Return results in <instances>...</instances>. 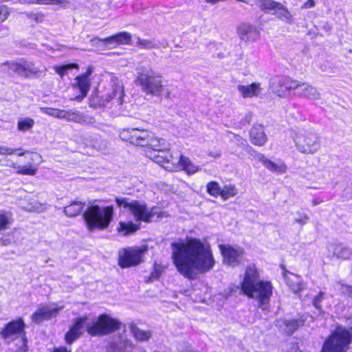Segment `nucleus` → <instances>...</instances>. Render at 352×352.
<instances>
[{
    "mask_svg": "<svg viewBox=\"0 0 352 352\" xmlns=\"http://www.w3.org/2000/svg\"><path fill=\"white\" fill-rule=\"evenodd\" d=\"M302 85L300 81L292 78L289 76H282L278 78L272 83L273 92L279 97H285L290 91L295 90Z\"/></svg>",
    "mask_w": 352,
    "mask_h": 352,
    "instance_id": "12",
    "label": "nucleus"
},
{
    "mask_svg": "<svg viewBox=\"0 0 352 352\" xmlns=\"http://www.w3.org/2000/svg\"><path fill=\"white\" fill-rule=\"evenodd\" d=\"M113 215V206L100 207L91 204L87 207L83 217L87 228L89 231H93L107 228L112 221Z\"/></svg>",
    "mask_w": 352,
    "mask_h": 352,
    "instance_id": "4",
    "label": "nucleus"
},
{
    "mask_svg": "<svg viewBox=\"0 0 352 352\" xmlns=\"http://www.w3.org/2000/svg\"><path fill=\"white\" fill-rule=\"evenodd\" d=\"M130 331L135 339L140 342H145L148 340L152 336L151 331H144L140 329L134 324H130Z\"/></svg>",
    "mask_w": 352,
    "mask_h": 352,
    "instance_id": "28",
    "label": "nucleus"
},
{
    "mask_svg": "<svg viewBox=\"0 0 352 352\" xmlns=\"http://www.w3.org/2000/svg\"><path fill=\"white\" fill-rule=\"evenodd\" d=\"M136 45L142 49L152 50L159 48V43L153 39H143L138 38L136 41Z\"/></svg>",
    "mask_w": 352,
    "mask_h": 352,
    "instance_id": "34",
    "label": "nucleus"
},
{
    "mask_svg": "<svg viewBox=\"0 0 352 352\" xmlns=\"http://www.w3.org/2000/svg\"><path fill=\"white\" fill-rule=\"evenodd\" d=\"M207 192L213 197H217L222 193L219 184L216 182H210L207 186Z\"/></svg>",
    "mask_w": 352,
    "mask_h": 352,
    "instance_id": "43",
    "label": "nucleus"
},
{
    "mask_svg": "<svg viewBox=\"0 0 352 352\" xmlns=\"http://www.w3.org/2000/svg\"><path fill=\"white\" fill-rule=\"evenodd\" d=\"M22 4H39V5H56L59 6L64 1L61 0H19Z\"/></svg>",
    "mask_w": 352,
    "mask_h": 352,
    "instance_id": "38",
    "label": "nucleus"
},
{
    "mask_svg": "<svg viewBox=\"0 0 352 352\" xmlns=\"http://www.w3.org/2000/svg\"><path fill=\"white\" fill-rule=\"evenodd\" d=\"M27 18L30 20V22L38 23H41L44 19V14L42 13H26Z\"/></svg>",
    "mask_w": 352,
    "mask_h": 352,
    "instance_id": "45",
    "label": "nucleus"
},
{
    "mask_svg": "<svg viewBox=\"0 0 352 352\" xmlns=\"http://www.w3.org/2000/svg\"><path fill=\"white\" fill-rule=\"evenodd\" d=\"M258 160L270 171L276 173L277 174H283L286 173L287 167L284 162L276 164L275 162L265 157L264 155L261 153L258 155Z\"/></svg>",
    "mask_w": 352,
    "mask_h": 352,
    "instance_id": "22",
    "label": "nucleus"
},
{
    "mask_svg": "<svg viewBox=\"0 0 352 352\" xmlns=\"http://www.w3.org/2000/svg\"><path fill=\"white\" fill-rule=\"evenodd\" d=\"M53 352H71L70 351H67L65 347H59L56 349Z\"/></svg>",
    "mask_w": 352,
    "mask_h": 352,
    "instance_id": "55",
    "label": "nucleus"
},
{
    "mask_svg": "<svg viewBox=\"0 0 352 352\" xmlns=\"http://www.w3.org/2000/svg\"><path fill=\"white\" fill-rule=\"evenodd\" d=\"M65 114L64 117H63V118L65 119L67 121L74 122L77 123H83L86 121L84 116L77 110H65Z\"/></svg>",
    "mask_w": 352,
    "mask_h": 352,
    "instance_id": "32",
    "label": "nucleus"
},
{
    "mask_svg": "<svg viewBox=\"0 0 352 352\" xmlns=\"http://www.w3.org/2000/svg\"><path fill=\"white\" fill-rule=\"evenodd\" d=\"M63 309V306H43L32 316V320L34 323H40L45 320H49L57 316L58 313Z\"/></svg>",
    "mask_w": 352,
    "mask_h": 352,
    "instance_id": "15",
    "label": "nucleus"
},
{
    "mask_svg": "<svg viewBox=\"0 0 352 352\" xmlns=\"http://www.w3.org/2000/svg\"><path fill=\"white\" fill-rule=\"evenodd\" d=\"M300 84H302V85L299 87V88H301V90L298 93L299 97L315 100L320 98V94L314 87L303 82H300Z\"/></svg>",
    "mask_w": 352,
    "mask_h": 352,
    "instance_id": "26",
    "label": "nucleus"
},
{
    "mask_svg": "<svg viewBox=\"0 0 352 352\" xmlns=\"http://www.w3.org/2000/svg\"><path fill=\"white\" fill-rule=\"evenodd\" d=\"M283 269V276L286 285L295 294H298L304 289L303 282L300 276L288 271L285 267Z\"/></svg>",
    "mask_w": 352,
    "mask_h": 352,
    "instance_id": "20",
    "label": "nucleus"
},
{
    "mask_svg": "<svg viewBox=\"0 0 352 352\" xmlns=\"http://www.w3.org/2000/svg\"><path fill=\"white\" fill-rule=\"evenodd\" d=\"M0 164L2 165L3 164L1 163V160H0Z\"/></svg>",
    "mask_w": 352,
    "mask_h": 352,
    "instance_id": "59",
    "label": "nucleus"
},
{
    "mask_svg": "<svg viewBox=\"0 0 352 352\" xmlns=\"http://www.w3.org/2000/svg\"><path fill=\"white\" fill-rule=\"evenodd\" d=\"M12 213L8 211H0V230H6L12 223Z\"/></svg>",
    "mask_w": 352,
    "mask_h": 352,
    "instance_id": "36",
    "label": "nucleus"
},
{
    "mask_svg": "<svg viewBox=\"0 0 352 352\" xmlns=\"http://www.w3.org/2000/svg\"><path fill=\"white\" fill-rule=\"evenodd\" d=\"M29 159L30 162H28V164L21 166L17 165L16 163L10 159L5 158V163L2 165L12 167L18 174L33 176L37 172L38 166L42 162V157L38 153H31Z\"/></svg>",
    "mask_w": 352,
    "mask_h": 352,
    "instance_id": "10",
    "label": "nucleus"
},
{
    "mask_svg": "<svg viewBox=\"0 0 352 352\" xmlns=\"http://www.w3.org/2000/svg\"><path fill=\"white\" fill-rule=\"evenodd\" d=\"M300 322L298 319L286 320L284 321L285 332L287 336H292L296 331L298 330L300 325Z\"/></svg>",
    "mask_w": 352,
    "mask_h": 352,
    "instance_id": "33",
    "label": "nucleus"
},
{
    "mask_svg": "<svg viewBox=\"0 0 352 352\" xmlns=\"http://www.w3.org/2000/svg\"><path fill=\"white\" fill-rule=\"evenodd\" d=\"M259 36L258 32L256 28L248 27L247 29L243 28V41H250L256 39Z\"/></svg>",
    "mask_w": 352,
    "mask_h": 352,
    "instance_id": "40",
    "label": "nucleus"
},
{
    "mask_svg": "<svg viewBox=\"0 0 352 352\" xmlns=\"http://www.w3.org/2000/svg\"><path fill=\"white\" fill-rule=\"evenodd\" d=\"M261 84L258 82H252L246 86L243 85V98L256 97L261 91Z\"/></svg>",
    "mask_w": 352,
    "mask_h": 352,
    "instance_id": "31",
    "label": "nucleus"
},
{
    "mask_svg": "<svg viewBox=\"0 0 352 352\" xmlns=\"http://www.w3.org/2000/svg\"><path fill=\"white\" fill-rule=\"evenodd\" d=\"M10 14V11L6 6L0 5V23L5 21Z\"/></svg>",
    "mask_w": 352,
    "mask_h": 352,
    "instance_id": "47",
    "label": "nucleus"
},
{
    "mask_svg": "<svg viewBox=\"0 0 352 352\" xmlns=\"http://www.w3.org/2000/svg\"><path fill=\"white\" fill-rule=\"evenodd\" d=\"M133 348V343L128 339H120L116 345V349L119 352H131Z\"/></svg>",
    "mask_w": 352,
    "mask_h": 352,
    "instance_id": "37",
    "label": "nucleus"
},
{
    "mask_svg": "<svg viewBox=\"0 0 352 352\" xmlns=\"http://www.w3.org/2000/svg\"><path fill=\"white\" fill-rule=\"evenodd\" d=\"M2 336L9 343L16 341V346L20 351H26L27 340L24 332V322L21 319L8 324L2 331Z\"/></svg>",
    "mask_w": 352,
    "mask_h": 352,
    "instance_id": "8",
    "label": "nucleus"
},
{
    "mask_svg": "<svg viewBox=\"0 0 352 352\" xmlns=\"http://www.w3.org/2000/svg\"><path fill=\"white\" fill-rule=\"evenodd\" d=\"M219 250L223 258V263L234 267L240 262V252L229 244H219Z\"/></svg>",
    "mask_w": 352,
    "mask_h": 352,
    "instance_id": "19",
    "label": "nucleus"
},
{
    "mask_svg": "<svg viewBox=\"0 0 352 352\" xmlns=\"http://www.w3.org/2000/svg\"><path fill=\"white\" fill-rule=\"evenodd\" d=\"M15 151L13 154L16 153L19 156H23L24 154H25V152H21V151H21V148H18V149H14Z\"/></svg>",
    "mask_w": 352,
    "mask_h": 352,
    "instance_id": "57",
    "label": "nucleus"
},
{
    "mask_svg": "<svg viewBox=\"0 0 352 352\" xmlns=\"http://www.w3.org/2000/svg\"><path fill=\"white\" fill-rule=\"evenodd\" d=\"M124 95V91L123 86L118 83L113 85L111 92L102 95L101 98L106 102L116 100L118 104H121Z\"/></svg>",
    "mask_w": 352,
    "mask_h": 352,
    "instance_id": "23",
    "label": "nucleus"
},
{
    "mask_svg": "<svg viewBox=\"0 0 352 352\" xmlns=\"http://www.w3.org/2000/svg\"><path fill=\"white\" fill-rule=\"evenodd\" d=\"M258 7L263 11L277 10L280 18L290 19L292 16L289 10L281 3L274 0H256Z\"/></svg>",
    "mask_w": 352,
    "mask_h": 352,
    "instance_id": "14",
    "label": "nucleus"
},
{
    "mask_svg": "<svg viewBox=\"0 0 352 352\" xmlns=\"http://www.w3.org/2000/svg\"><path fill=\"white\" fill-rule=\"evenodd\" d=\"M85 206V203L79 201H74L63 209L64 213L69 217H73L78 215L82 210Z\"/></svg>",
    "mask_w": 352,
    "mask_h": 352,
    "instance_id": "29",
    "label": "nucleus"
},
{
    "mask_svg": "<svg viewBox=\"0 0 352 352\" xmlns=\"http://www.w3.org/2000/svg\"><path fill=\"white\" fill-rule=\"evenodd\" d=\"M287 352H302L299 348L298 344L296 342L292 343L289 349Z\"/></svg>",
    "mask_w": 352,
    "mask_h": 352,
    "instance_id": "52",
    "label": "nucleus"
},
{
    "mask_svg": "<svg viewBox=\"0 0 352 352\" xmlns=\"http://www.w3.org/2000/svg\"><path fill=\"white\" fill-rule=\"evenodd\" d=\"M25 208L26 210L30 212H43L47 209V206L45 204H41L35 201L34 202H31Z\"/></svg>",
    "mask_w": 352,
    "mask_h": 352,
    "instance_id": "41",
    "label": "nucleus"
},
{
    "mask_svg": "<svg viewBox=\"0 0 352 352\" xmlns=\"http://www.w3.org/2000/svg\"><path fill=\"white\" fill-rule=\"evenodd\" d=\"M14 150L11 148L0 146V155H12Z\"/></svg>",
    "mask_w": 352,
    "mask_h": 352,
    "instance_id": "49",
    "label": "nucleus"
},
{
    "mask_svg": "<svg viewBox=\"0 0 352 352\" xmlns=\"http://www.w3.org/2000/svg\"><path fill=\"white\" fill-rule=\"evenodd\" d=\"M316 5L314 0H307L305 1L302 6H301V8L302 9H308L314 7Z\"/></svg>",
    "mask_w": 352,
    "mask_h": 352,
    "instance_id": "51",
    "label": "nucleus"
},
{
    "mask_svg": "<svg viewBox=\"0 0 352 352\" xmlns=\"http://www.w3.org/2000/svg\"><path fill=\"white\" fill-rule=\"evenodd\" d=\"M346 292L349 297L352 298V286L351 285H346Z\"/></svg>",
    "mask_w": 352,
    "mask_h": 352,
    "instance_id": "54",
    "label": "nucleus"
},
{
    "mask_svg": "<svg viewBox=\"0 0 352 352\" xmlns=\"http://www.w3.org/2000/svg\"><path fill=\"white\" fill-rule=\"evenodd\" d=\"M160 275V272L158 270H155L151 274V277L153 278H157Z\"/></svg>",
    "mask_w": 352,
    "mask_h": 352,
    "instance_id": "56",
    "label": "nucleus"
},
{
    "mask_svg": "<svg viewBox=\"0 0 352 352\" xmlns=\"http://www.w3.org/2000/svg\"><path fill=\"white\" fill-rule=\"evenodd\" d=\"M222 193H220L219 195L224 199H228L230 196H232L235 194V190L233 188H224L221 189Z\"/></svg>",
    "mask_w": 352,
    "mask_h": 352,
    "instance_id": "48",
    "label": "nucleus"
},
{
    "mask_svg": "<svg viewBox=\"0 0 352 352\" xmlns=\"http://www.w3.org/2000/svg\"><path fill=\"white\" fill-rule=\"evenodd\" d=\"M140 229L139 224H135L131 221H120L118 231L123 236H126L135 232Z\"/></svg>",
    "mask_w": 352,
    "mask_h": 352,
    "instance_id": "30",
    "label": "nucleus"
},
{
    "mask_svg": "<svg viewBox=\"0 0 352 352\" xmlns=\"http://www.w3.org/2000/svg\"><path fill=\"white\" fill-rule=\"evenodd\" d=\"M91 70L89 69L85 74L79 75L75 78V83L74 84V88L78 89L80 94L73 98L75 100L81 101L87 95V93L91 87V80L89 76L91 74Z\"/></svg>",
    "mask_w": 352,
    "mask_h": 352,
    "instance_id": "18",
    "label": "nucleus"
},
{
    "mask_svg": "<svg viewBox=\"0 0 352 352\" xmlns=\"http://www.w3.org/2000/svg\"><path fill=\"white\" fill-rule=\"evenodd\" d=\"M146 251L144 247H129L119 251L118 265L122 268L136 266L142 261L143 254Z\"/></svg>",
    "mask_w": 352,
    "mask_h": 352,
    "instance_id": "9",
    "label": "nucleus"
},
{
    "mask_svg": "<svg viewBox=\"0 0 352 352\" xmlns=\"http://www.w3.org/2000/svg\"><path fill=\"white\" fill-rule=\"evenodd\" d=\"M352 343V327H336L324 340L320 352H347Z\"/></svg>",
    "mask_w": 352,
    "mask_h": 352,
    "instance_id": "6",
    "label": "nucleus"
},
{
    "mask_svg": "<svg viewBox=\"0 0 352 352\" xmlns=\"http://www.w3.org/2000/svg\"><path fill=\"white\" fill-rule=\"evenodd\" d=\"M103 41L104 45H127L129 44L131 41V36L129 33L123 32L104 38Z\"/></svg>",
    "mask_w": 352,
    "mask_h": 352,
    "instance_id": "24",
    "label": "nucleus"
},
{
    "mask_svg": "<svg viewBox=\"0 0 352 352\" xmlns=\"http://www.w3.org/2000/svg\"><path fill=\"white\" fill-rule=\"evenodd\" d=\"M172 257L178 272L186 278L193 279L198 273H205L214 265L210 246L199 239L173 243Z\"/></svg>",
    "mask_w": 352,
    "mask_h": 352,
    "instance_id": "1",
    "label": "nucleus"
},
{
    "mask_svg": "<svg viewBox=\"0 0 352 352\" xmlns=\"http://www.w3.org/2000/svg\"><path fill=\"white\" fill-rule=\"evenodd\" d=\"M38 73V70H37L36 68L33 67L32 65H28L25 63H20L18 74L28 77L31 74L36 75Z\"/></svg>",
    "mask_w": 352,
    "mask_h": 352,
    "instance_id": "35",
    "label": "nucleus"
},
{
    "mask_svg": "<svg viewBox=\"0 0 352 352\" xmlns=\"http://www.w3.org/2000/svg\"><path fill=\"white\" fill-rule=\"evenodd\" d=\"M6 65H8L10 69H11L14 72L18 74L20 63L12 62V63H7Z\"/></svg>",
    "mask_w": 352,
    "mask_h": 352,
    "instance_id": "50",
    "label": "nucleus"
},
{
    "mask_svg": "<svg viewBox=\"0 0 352 352\" xmlns=\"http://www.w3.org/2000/svg\"><path fill=\"white\" fill-rule=\"evenodd\" d=\"M116 202L120 208L124 209L123 212L127 213L136 222L148 223L155 215L158 216L156 209L148 208L144 202L128 197H117Z\"/></svg>",
    "mask_w": 352,
    "mask_h": 352,
    "instance_id": "5",
    "label": "nucleus"
},
{
    "mask_svg": "<svg viewBox=\"0 0 352 352\" xmlns=\"http://www.w3.org/2000/svg\"><path fill=\"white\" fill-rule=\"evenodd\" d=\"M34 125V121L30 118H20L18 120L17 128L21 131H27L30 130Z\"/></svg>",
    "mask_w": 352,
    "mask_h": 352,
    "instance_id": "39",
    "label": "nucleus"
},
{
    "mask_svg": "<svg viewBox=\"0 0 352 352\" xmlns=\"http://www.w3.org/2000/svg\"><path fill=\"white\" fill-rule=\"evenodd\" d=\"M87 320V316H82L73 320L72 326L65 336V340L67 344H71L82 335L84 325Z\"/></svg>",
    "mask_w": 352,
    "mask_h": 352,
    "instance_id": "16",
    "label": "nucleus"
},
{
    "mask_svg": "<svg viewBox=\"0 0 352 352\" xmlns=\"http://www.w3.org/2000/svg\"><path fill=\"white\" fill-rule=\"evenodd\" d=\"M90 42L91 43V45L95 47L100 46V44L102 43H104L103 39H100L98 38H94L90 41Z\"/></svg>",
    "mask_w": 352,
    "mask_h": 352,
    "instance_id": "53",
    "label": "nucleus"
},
{
    "mask_svg": "<svg viewBox=\"0 0 352 352\" xmlns=\"http://www.w3.org/2000/svg\"><path fill=\"white\" fill-rule=\"evenodd\" d=\"M147 155L153 160V161L158 164L161 165L162 167H164L166 170H168V168H166V165L169 164L170 162H173V161L175 160L176 157H174L171 154L169 153L166 152V150H164V153H157V154L152 155L147 153Z\"/></svg>",
    "mask_w": 352,
    "mask_h": 352,
    "instance_id": "27",
    "label": "nucleus"
},
{
    "mask_svg": "<svg viewBox=\"0 0 352 352\" xmlns=\"http://www.w3.org/2000/svg\"><path fill=\"white\" fill-rule=\"evenodd\" d=\"M151 136V131L137 128L124 129L120 132L122 140L136 146H146Z\"/></svg>",
    "mask_w": 352,
    "mask_h": 352,
    "instance_id": "11",
    "label": "nucleus"
},
{
    "mask_svg": "<svg viewBox=\"0 0 352 352\" xmlns=\"http://www.w3.org/2000/svg\"><path fill=\"white\" fill-rule=\"evenodd\" d=\"M250 140L255 146H263L267 141V137L261 124H254L250 131Z\"/></svg>",
    "mask_w": 352,
    "mask_h": 352,
    "instance_id": "21",
    "label": "nucleus"
},
{
    "mask_svg": "<svg viewBox=\"0 0 352 352\" xmlns=\"http://www.w3.org/2000/svg\"><path fill=\"white\" fill-rule=\"evenodd\" d=\"M169 171H174L179 169L184 170L188 175H192L197 173L200 168L192 164L190 159L184 155H180L179 158H175L173 162H170L166 165Z\"/></svg>",
    "mask_w": 352,
    "mask_h": 352,
    "instance_id": "13",
    "label": "nucleus"
},
{
    "mask_svg": "<svg viewBox=\"0 0 352 352\" xmlns=\"http://www.w3.org/2000/svg\"><path fill=\"white\" fill-rule=\"evenodd\" d=\"M146 146L155 152L164 153V150L168 149L169 145L164 139L155 137L151 132L148 144H146Z\"/></svg>",
    "mask_w": 352,
    "mask_h": 352,
    "instance_id": "25",
    "label": "nucleus"
},
{
    "mask_svg": "<svg viewBox=\"0 0 352 352\" xmlns=\"http://www.w3.org/2000/svg\"><path fill=\"white\" fill-rule=\"evenodd\" d=\"M297 148L301 153L313 154L320 148V144L314 135H303L298 138Z\"/></svg>",
    "mask_w": 352,
    "mask_h": 352,
    "instance_id": "17",
    "label": "nucleus"
},
{
    "mask_svg": "<svg viewBox=\"0 0 352 352\" xmlns=\"http://www.w3.org/2000/svg\"><path fill=\"white\" fill-rule=\"evenodd\" d=\"M135 83L146 95L159 97L165 94L166 98H170L171 92L164 84L163 76L150 67H142L137 69Z\"/></svg>",
    "mask_w": 352,
    "mask_h": 352,
    "instance_id": "3",
    "label": "nucleus"
},
{
    "mask_svg": "<svg viewBox=\"0 0 352 352\" xmlns=\"http://www.w3.org/2000/svg\"><path fill=\"white\" fill-rule=\"evenodd\" d=\"M121 322L107 314L99 316L98 319L87 326V333L92 336H106L120 329Z\"/></svg>",
    "mask_w": 352,
    "mask_h": 352,
    "instance_id": "7",
    "label": "nucleus"
},
{
    "mask_svg": "<svg viewBox=\"0 0 352 352\" xmlns=\"http://www.w3.org/2000/svg\"><path fill=\"white\" fill-rule=\"evenodd\" d=\"M273 290L270 280L260 278L259 271L254 264L246 267L243 274V295L256 301L261 310H270Z\"/></svg>",
    "mask_w": 352,
    "mask_h": 352,
    "instance_id": "2",
    "label": "nucleus"
},
{
    "mask_svg": "<svg viewBox=\"0 0 352 352\" xmlns=\"http://www.w3.org/2000/svg\"><path fill=\"white\" fill-rule=\"evenodd\" d=\"M297 214L298 217L295 219V223L303 226L308 222L309 217L307 214L303 212H298Z\"/></svg>",
    "mask_w": 352,
    "mask_h": 352,
    "instance_id": "46",
    "label": "nucleus"
},
{
    "mask_svg": "<svg viewBox=\"0 0 352 352\" xmlns=\"http://www.w3.org/2000/svg\"><path fill=\"white\" fill-rule=\"evenodd\" d=\"M351 276L352 277V265H351Z\"/></svg>",
    "mask_w": 352,
    "mask_h": 352,
    "instance_id": "58",
    "label": "nucleus"
},
{
    "mask_svg": "<svg viewBox=\"0 0 352 352\" xmlns=\"http://www.w3.org/2000/svg\"><path fill=\"white\" fill-rule=\"evenodd\" d=\"M41 111L45 114L57 118H63L65 114V110L59 109L45 107L41 108Z\"/></svg>",
    "mask_w": 352,
    "mask_h": 352,
    "instance_id": "42",
    "label": "nucleus"
},
{
    "mask_svg": "<svg viewBox=\"0 0 352 352\" xmlns=\"http://www.w3.org/2000/svg\"><path fill=\"white\" fill-rule=\"evenodd\" d=\"M53 68L58 74L60 76H63L68 69L73 68L78 69V65L76 63H71L62 66L56 65L54 66Z\"/></svg>",
    "mask_w": 352,
    "mask_h": 352,
    "instance_id": "44",
    "label": "nucleus"
}]
</instances>
